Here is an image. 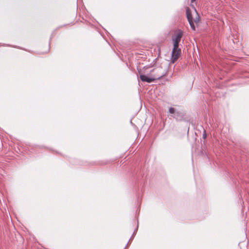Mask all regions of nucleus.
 Masks as SVG:
<instances>
[{"mask_svg":"<svg viewBox=\"0 0 249 249\" xmlns=\"http://www.w3.org/2000/svg\"><path fill=\"white\" fill-rule=\"evenodd\" d=\"M150 68V66H144L142 70L138 69V72L140 74V78L142 82H145L148 83L153 82L156 79H160L166 75V73L163 71L160 74H155L153 77H149L144 74L145 71Z\"/></svg>","mask_w":249,"mask_h":249,"instance_id":"nucleus-1","label":"nucleus"},{"mask_svg":"<svg viewBox=\"0 0 249 249\" xmlns=\"http://www.w3.org/2000/svg\"><path fill=\"white\" fill-rule=\"evenodd\" d=\"M194 8L196 13V17L194 20H193L191 10L189 7L186 8V12L187 18L189 23L190 27L193 30L195 31L196 30V27L194 23V22L196 23H198L200 20V17L199 16L198 13L197 12L196 9L195 8V7H194Z\"/></svg>","mask_w":249,"mask_h":249,"instance_id":"nucleus-2","label":"nucleus"},{"mask_svg":"<svg viewBox=\"0 0 249 249\" xmlns=\"http://www.w3.org/2000/svg\"><path fill=\"white\" fill-rule=\"evenodd\" d=\"M168 112L171 115V117L177 121H181L183 119L184 114L180 111L176 110L173 107H170L168 109Z\"/></svg>","mask_w":249,"mask_h":249,"instance_id":"nucleus-3","label":"nucleus"},{"mask_svg":"<svg viewBox=\"0 0 249 249\" xmlns=\"http://www.w3.org/2000/svg\"><path fill=\"white\" fill-rule=\"evenodd\" d=\"M181 49L179 48V43L173 42V48L172 51L171 61L174 63L180 56Z\"/></svg>","mask_w":249,"mask_h":249,"instance_id":"nucleus-4","label":"nucleus"},{"mask_svg":"<svg viewBox=\"0 0 249 249\" xmlns=\"http://www.w3.org/2000/svg\"><path fill=\"white\" fill-rule=\"evenodd\" d=\"M182 36H183V32L181 30H179L178 31L177 33L176 34L175 37H174L173 36V37H172L173 42L177 43H179Z\"/></svg>","mask_w":249,"mask_h":249,"instance_id":"nucleus-5","label":"nucleus"},{"mask_svg":"<svg viewBox=\"0 0 249 249\" xmlns=\"http://www.w3.org/2000/svg\"><path fill=\"white\" fill-rule=\"evenodd\" d=\"M155 71H156V72H157V73H156V74H160L161 72H162L163 71H164L166 73L165 70H163L162 68L161 67H158V68H157L156 69H152V70H150V71H149V73L150 74L152 73Z\"/></svg>","mask_w":249,"mask_h":249,"instance_id":"nucleus-6","label":"nucleus"},{"mask_svg":"<svg viewBox=\"0 0 249 249\" xmlns=\"http://www.w3.org/2000/svg\"><path fill=\"white\" fill-rule=\"evenodd\" d=\"M206 137H207L206 133V131H204L203 132V138L206 139Z\"/></svg>","mask_w":249,"mask_h":249,"instance_id":"nucleus-7","label":"nucleus"},{"mask_svg":"<svg viewBox=\"0 0 249 249\" xmlns=\"http://www.w3.org/2000/svg\"><path fill=\"white\" fill-rule=\"evenodd\" d=\"M137 230H138V227L137 228V229H135V230H134V232H133V233H134V234H136V232H137Z\"/></svg>","mask_w":249,"mask_h":249,"instance_id":"nucleus-8","label":"nucleus"},{"mask_svg":"<svg viewBox=\"0 0 249 249\" xmlns=\"http://www.w3.org/2000/svg\"><path fill=\"white\" fill-rule=\"evenodd\" d=\"M196 0H191V2L192 3L194 2V1H195Z\"/></svg>","mask_w":249,"mask_h":249,"instance_id":"nucleus-9","label":"nucleus"},{"mask_svg":"<svg viewBox=\"0 0 249 249\" xmlns=\"http://www.w3.org/2000/svg\"><path fill=\"white\" fill-rule=\"evenodd\" d=\"M133 236L132 235V236L131 237V238H130V240H130L133 238Z\"/></svg>","mask_w":249,"mask_h":249,"instance_id":"nucleus-10","label":"nucleus"},{"mask_svg":"<svg viewBox=\"0 0 249 249\" xmlns=\"http://www.w3.org/2000/svg\"><path fill=\"white\" fill-rule=\"evenodd\" d=\"M135 234H134V233L132 234V236H133Z\"/></svg>","mask_w":249,"mask_h":249,"instance_id":"nucleus-11","label":"nucleus"}]
</instances>
